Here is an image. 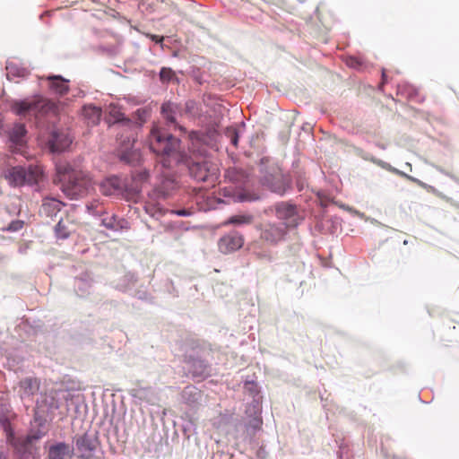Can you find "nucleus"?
<instances>
[{
	"label": "nucleus",
	"mask_w": 459,
	"mask_h": 459,
	"mask_svg": "<svg viewBox=\"0 0 459 459\" xmlns=\"http://www.w3.org/2000/svg\"><path fill=\"white\" fill-rule=\"evenodd\" d=\"M60 173L61 189L70 199H79L88 195L94 188V182L89 173L74 169L71 167L64 168Z\"/></svg>",
	"instance_id": "1"
},
{
	"label": "nucleus",
	"mask_w": 459,
	"mask_h": 459,
	"mask_svg": "<svg viewBox=\"0 0 459 459\" xmlns=\"http://www.w3.org/2000/svg\"><path fill=\"white\" fill-rule=\"evenodd\" d=\"M180 141L172 134L162 130L159 126H153L149 135L150 149L158 155H170L175 152Z\"/></svg>",
	"instance_id": "2"
},
{
	"label": "nucleus",
	"mask_w": 459,
	"mask_h": 459,
	"mask_svg": "<svg viewBox=\"0 0 459 459\" xmlns=\"http://www.w3.org/2000/svg\"><path fill=\"white\" fill-rule=\"evenodd\" d=\"M42 169L39 165H30L27 169L22 166L12 167L5 172V178L13 186L25 184H37L42 177Z\"/></svg>",
	"instance_id": "3"
},
{
	"label": "nucleus",
	"mask_w": 459,
	"mask_h": 459,
	"mask_svg": "<svg viewBox=\"0 0 459 459\" xmlns=\"http://www.w3.org/2000/svg\"><path fill=\"white\" fill-rule=\"evenodd\" d=\"M55 104L42 99L41 97H36L32 100H24L14 101L12 105L13 111L22 117H27L33 115L38 117L48 113L54 109Z\"/></svg>",
	"instance_id": "4"
},
{
	"label": "nucleus",
	"mask_w": 459,
	"mask_h": 459,
	"mask_svg": "<svg viewBox=\"0 0 459 459\" xmlns=\"http://www.w3.org/2000/svg\"><path fill=\"white\" fill-rule=\"evenodd\" d=\"M260 238L268 244L275 245L284 239L288 229L281 223L265 222L261 225Z\"/></svg>",
	"instance_id": "5"
},
{
	"label": "nucleus",
	"mask_w": 459,
	"mask_h": 459,
	"mask_svg": "<svg viewBox=\"0 0 459 459\" xmlns=\"http://www.w3.org/2000/svg\"><path fill=\"white\" fill-rule=\"evenodd\" d=\"M276 217L281 221L280 222L287 229L294 228L299 224V214L297 207L288 203H280L275 205Z\"/></svg>",
	"instance_id": "6"
},
{
	"label": "nucleus",
	"mask_w": 459,
	"mask_h": 459,
	"mask_svg": "<svg viewBox=\"0 0 459 459\" xmlns=\"http://www.w3.org/2000/svg\"><path fill=\"white\" fill-rule=\"evenodd\" d=\"M191 176L197 181H208L216 178L217 169L209 161L195 162L189 167Z\"/></svg>",
	"instance_id": "7"
},
{
	"label": "nucleus",
	"mask_w": 459,
	"mask_h": 459,
	"mask_svg": "<svg viewBox=\"0 0 459 459\" xmlns=\"http://www.w3.org/2000/svg\"><path fill=\"white\" fill-rule=\"evenodd\" d=\"M244 245V238L238 232L229 233L220 238L218 246L223 254H229L238 250Z\"/></svg>",
	"instance_id": "8"
},
{
	"label": "nucleus",
	"mask_w": 459,
	"mask_h": 459,
	"mask_svg": "<svg viewBox=\"0 0 459 459\" xmlns=\"http://www.w3.org/2000/svg\"><path fill=\"white\" fill-rule=\"evenodd\" d=\"M134 139L127 137V141L124 142L120 148L117 150L119 159L128 164L134 165L139 162L141 153L138 150L134 148Z\"/></svg>",
	"instance_id": "9"
},
{
	"label": "nucleus",
	"mask_w": 459,
	"mask_h": 459,
	"mask_svg": "<svg viewBox=\"0 0 459 459\" xmlns=\"http://www.w3.org/2000/svg\"><path fill=\"white\" fill-rule=\"evenodd\" d=\"M73 139L67 131H54L48 141L49 149L52 152H60L67 149Z\"/></svg>",
	"instance_id": "10"
},
{
	"label": "nucleus",
	"mask_w": 459,
	"mask_h": 459,
	"mask_svg": "<svg viewBox=\"0 0 459 459\" xmlns=\"http://www.w3.org/2000/svg\"><path fill=\"white\" fill-rule=\"evenodd\" d=\"M75 222L72 215L62 217L55 228L56 237L62 239L67 238L75 230Z\"/></svg>",
	"instance_id": "11"
},
{
	"label": "nucleus",
	"mask_w": 459,
	"mask_h": 459,
	"mask_svg": "<svg viewBox=\"0 0 459 459\" xmlns=\"http://www.w3.org/2000/svg\"><path fill=\"white\" fill-rule=\"evenodd\" d=\"M160 113L168 124L174 125L175 127L183 130V128L177 124V116L180 113V108L178 104L171 101L164 102L161 105Z\"/></svg>",
	"instance_id": "12"
},
{
	"label": "nucleus",
	"mask_w": 459,
	"mask_h": 459,
	"mask_svg": "<svg viewBox=\"0 0 459 459\" xmlns=\"http://www.w3.org/2000/svg\"><path fill=\"white\" fill-rule=\"evenodd\" d=\"M49 82V89L52 92L58 95H65L69 91L68 80L64 79L60 75H50L46 77Z\"/></svg>",
	"instance_id": "13"
},
{
	"label": "nucleus",
	"mask_w": 459,
	"mask_h": 459,
	"mask_svg": "<svg viewBox=\"0 0 459 459\" xmlns=\"http://www.w3.org/2000/svg\"><path fill=\"white\" fill-rule=\"evenodd\" d=\"M39 438V437L35 435H27L16 438L12 433H10L7 437L8 442H10L20 452H26L29 450L32 442L38 440Z\"/></svg>",
	"instance_id": "14"
},
{
	"label": "nucleus",
	"mask_w": 459,
	"mask_h": 459,
	"mask_svg": "<svg viewBox=\"0 0 459 459\" xmlns=\"http://www.w3.org/2000/svg\"><path fill=\"white\" fill-rule=\"evenodd\" d=\"M73 450L67 444L60 442L49 447L48 459H65L71 456Z\"/></svg>",
	"instance_id": "15"
},
{
	"label": "nucleus",
	"mask_w": 459,
	"mask_h": 459,
	"mask_svg": "<svg viewBox=\"0 0 459 459\" xmlns=\"http://www.w3.org/2000/svg\"><path fill=\"white\" fill-rule=\"evenodd\" d=\"M120 188V179L117 177L108 178L100 184V191L104 195H112Z\"/></svg>",
	"instance_id": "16"
},
{
	"label": "nucleus",
	"mask_w": 459,
	"mask_h": 459,
	"mask_svg": "<svg viewBox=\"0 0 459 459\" xmlns=\"http://www.w3.org/2000/svg\"><path fill=\"white\" fill-rule=\"evenodd\" d=\"M65 204L55 198H45L43 200L41 210L47 216H54Z\"/></svg>",
	"instance_id": "17"
},
{
	"label": "nucleus",
	"mask_w": 459,
	"mask_h": 459,
	"mask_svg": "<svg viewBox=\"0 0 459 459\" xmlns=\"http://www.w3.org/2000/svg\"><path fill=\"white\" fill-rule=\"evenodd\" d=\"M82 116L90 125H97L101 117V109L92 105H86L82 108Z\"/></svg>",
	"instance_id": "18"
},
{
	"label": "nucleus",
	"mask_w": 459,
	"mask_h": 459,
	"mask_svg": "<svg viewBox=\"0 0 459 459\" xmlns=\"http://www.w3.org/2000/svg\"><path fill=\"white\" fill-rule=\"evenodd\" d=\"M20 386L24 394L33 395L39 390L40 381L36 377H27L20 382Z\"/></svg>",
	"instance_id": "19"
},
{
	"label": "nucleus",
	"mask_w": 459,
	"mask_h": 459,
	"mask_svg": "<svg viewBox=\"0 0 459 459\" xmlns=\"http://www.w3.org/2000/svg\"><path fill=\"white\" fill-rule=\"evenodd\" d=\"M254 221V216L250 213H239L230 216L223 222L224 226L233 224L236 226L249 225Z\"/></svg>",
	"instance_id": "20"
},
{
	"label": "nucleus",
	"mask_w": 459,
	"mask_h": 459,
	"mask_svg": "<svg viewBox=\"0 0 459 459\" xmlns=\"http://www.w3.org/2000/svg\"><path fill=\"white\" fill-rule=\"evenodd\" d=\"M187 362L190 363L189 370L193 377L207 376L208 366L204 360L192 359L187 360Z\"/></svg>",
	"instance_id": "21"
},
{
	"label": "nucleus",
	"mask_w": 459,
	"mask_h": 459,
	"mask_svg": "<svg viewBox=\"0 0 459 459\" xmlns=\"http://www.w3.org/2000/svg\"><path fill=\"white\" fill-rule=\"evenodd\" d=\"M26 132L27 131L23 124H16L10 132V140L16 144H22Z\"/></svg>",
	"instance_id": "22"
},
{
	"label": "nucleus",
	"mask_w": 459,
	"mask_h": 459,
	"mask_svg": "<svg viewBox=\"0 0 459 459\" xmlns=\"http://www.w3.org/2000/svg\"><path fill=\"white\" fill-rule=\"evenodd\" d=\"M77 447L80 451L91 452L95 449L92 440L86 435L81 437L76 442Z\"/></svg>",
	"instance_id": "23"
},
{
	"label": "nucleus",
	"mask_w": 459,
	"mask_h": 459,
	"mask_svg": "<svg viewBox=\"0 0 459 459\" xmlns=\"http://www.w3.org/2000/svg\"><path fill=\"white\" fill-rule=\"evenodd\" d=\"M102 225L111 230H117L121 228L119 221L112 215L102 219Z\"/></svg>",
	"instance_id": "24"
},
{
	"label": "nucleus",
	"mask_w": 459,
	"mask_h": 459,
	"mask_svg": "<svg viewBox=\"0 0 459 459\" xmlns=\"http://www.w3.org/2000/svg\"><path fill=\"white\" fill-rule=\"evenodd\" d=\"M224 134H225V136L232 143V145L237 147L239 136H238V130L236 129V127H233V126L227 127Z\"/></svg>",
	"instance_id": "25"
},
{
	"label": "nucleus",
	"mask_w": 459,
	"mask_h": 459,
	"mask_svg": "<svg viewBox=\"0 0 459 459\" xmlns=\"http://www.w3.org/2000/svg\"><path fill=\"white\" fill-rule=\"evenodd\" d=\"M109 116L114 118L115 122H120L125 120L124 114L122 113L121 109L117 106H109Z\"/></svg>",
	"instance_id": "26"
},
{
	"label": "nucleus",
	"mask_w": 459,
	"mask_h": 459,
	"mask_svg": "<svg viewBox=\"0 0 459 459\" xmlns=\"http://www.w3.org/2000/svg\"><path fill=\"white\" fill-rule=\"evenodd\" d=\"M175 77V73L167 67H163L160 73V78L161 82H170Z\"/></svg>",
	"instance_id": "27"
},
{
	"label": "nucleus",
	"mask_w": 459,
	"mask_h": 459,
	"mask_svg": "<svg viewBox=\"0 0 459 459\" xmlns=\"http://www.w3.org/2000/svg\"><path fill=\"white\" fill-rule=\"evenodd\" d=\"M23 227V222L21 221H12L8 227L9 230L17 231Z\"/></svg>",
	"instance_id": "28"
},
{
	"label": "nucleus",
	"mask_w": 459,
	"mask_h": 459,
	"mask_svg": "<svg viewBox=\"0 0 459 459\" xmlns=\"http://www.w3.org/2000/svg\"><path fill=\"white\" fill-rule=\"evenodd\" d=\"M346 64H347L348 66L353 67V68H356L359 65H360L359 60L358 58H356V57H349V58H347Z\"/></svg>",
	"instance_id": "29"
},
{
	"label": "nucleus",
	"mask_w": 459,
	"mask_h": 459,
	"mask_svg": "<svg viewBox=\"0 0 459 459\" xmlns=\"http://www.w3.org/2000/svg\"><path fill=\"white\" fill-rule=\"evenodd\" d=\"M271 188L273 192H276L278 194H283L284 192V186L281 184V182H278L276 185H272Z\"/></svg>",
	"instance_id": "30"
},
{
	"label": "nucleus",
	"mask_w": 459,
	"mask_h": 459,
	"mask_svg": "<svg viewBox=\"0 0 459 459\" xmlns=\"http://www.w3.org/2000/svg\"><path fill=\"white\" fill-rule=\"evenodd\" d=\"M151 39L155 41V42H161L163 38L162 37H160L158 35H152L151 36Z\"/></svg>",
	"instance_id": "31"
},
{
	"label": "nucleus",
	"mask_w": 459,
	"mask_h": 459,
	"mask_svg": "<svg viewBox=\"0 0 459 459\" xmlns=\"http://www.w3.org/2000/svg\"><path fill=\"white\" fill-rule=\"evenodd\" d=\"M176 213L179 216H186L188 214V212L186 210H178L176 212Z\"/></svg>",
	"instance_id": "32"
},
{
	"label": "nucleus",
	"mask_w": 459,
	"mask_h": 459,
	"mask_svg": "<svg viewBox=\"0 0 459 459\" xmlns=\"http://www.w3.org/2000/svg\"><path fill=\"white\" fill-rule=\"evenodd\" d=\"M234 172H235V170H234V169H232V170L229 169V170L227 171L226 176H227L228 178H230V179H234V180H235L236 178L231 175V174H233Z\"/></svg>",
	"instance_id": "33"
},
{
	"label": "nucleus",
	"mask_w": 459,
	"mask_h": 459,
	"mask_svg": "<svg viewBox=\"0 0 459 459\" xmlns=\"http://www.w3.org/2000/svg\"><path fill=\"white\" fill-rule=\"evenodd\" d=\"M49 406H50V408H52V409H58V408H59V404H58V403H57V402H56V401H54V400H53V402L50 403V405H49Z\"/></svg>",
	"instance_id": "34"
},
{
	"label": "nucleus",
	"mask_w": 459,
	"mask_h": 459,
	"mask_svg": "<svg viewBox=\"0 0 459 459\" xmlns=\"http://www.w3.org/2000/svg\"><path fill=\"white\" fill-rule=\"evenodd\" d=\"M406 177H407L410 180H411V181H413V182H416V183H417V184H419V185H423V184H422L419 179H417V178H412V177H411V176H406Z\"/></svg>",
	"instance_id": "35"
},
{
	"label": "nucleus",
	"mask_w": 459,
	"mask_h": 459,
	"mask_svg": "<svg viewBox=\"0 0 459 459\" xmlns=\"http://www.w3.org/2000/svg\"><path fill=\"white\" fill-rule=\"evenodd\" d=\"M0 459H4L3 454L0 452Z\"/></svg>",
	"instance_id": "36"
}]
</instances>
